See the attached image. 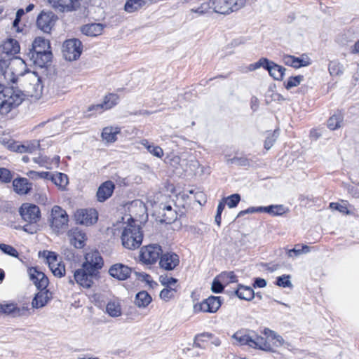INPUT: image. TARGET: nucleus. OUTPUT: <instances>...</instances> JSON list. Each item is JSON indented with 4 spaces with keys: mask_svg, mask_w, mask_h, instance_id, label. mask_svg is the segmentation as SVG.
<instances>
[{
    "mask_svg": "<svg viewBox=\"0 0 359 359\" xmlns=\"http://www.w3.org/2000/svg\"><path fill=\"white\" fill-rule=\"evenodd\" d=\"M303 79L304 77L302 75L290 77L285 83V88L287 89H290L293 87L297 86L303 81Z\"/></svg>",
    "mask_w": 359,
    "mask_h": 359,
    "instance_id": "nucleus-49",
    "label": "nucleus"
},
{
    "mask_svg": "<svg viewBox=\"0 0 359 359\" xmlns=\"http://www.w3.org/2000/svg\"><path fill=\"white\" fill-rule=\"evenodd\" d=\"M264 212V207L261 206V207H257V208H255V207L249 208L245 210L241 211L238 213V217L242 216L247 213H255V212Z\"/></svg>",
    "mask_w": 359,
    "mask_h": 359,
    "instance_id": "nucleus-60",
    "label": "nucleus"
},
{
    "mask_svg": "<svg viewBox=\"0 0 359 359\" xmlns=\"http://www.w3.org/2000/svg\"><path fill=\"white\" fill-rule=\"evenodd\" d=\"M141 144L153 156L158 158H161L163 156V151L160 147L149 144V142L146 140H142Z\"/></svg>",
    "mask_w": 359,
    "mask_h": 359,
    "instance_id": "nucleus-42",
    "label": "nucleus"
},
{
    "mask_svg": "<svg viewBox=\"0 0 359 359\" xmlns=\"http://www.w3.org/2000/svg\"><path fill=\"white\" fill-rule=\"evenodd\" d=\"M223 289H224V287L219 280H213L212 287H211V290L213 292L219 293L223 290Z\"/></svg>",
    "mask_w": 359,
    "mask_h": 359,
    "instance_id": "nucleus-61",
    "label": "nucleus"
},
{
    "mask_svg": "<svg viewBox=\"0 0 359 359\" xmlns=\"http://www.w3.org/2000/svg\"><path fill=\"white\" fill-rule=\"evenodd\" d=\"M0 250L6 255L10 256L18 257V252L13 246L1 243L0 244Z\"/></svg>",
    "mask_w": 359,
    "mask_h": 359,
    "instance_id": "nucleus-52",
    "label": "nucleus"
},
{
    "mask_svg": "<svg viewBox=\"0 0 359 359\" xmlns=\"http://www.w3.org/2000/svg\"><path fill=\"white\" fill-rule=\"evenodd\" d=\"M179 263L178 255L172 252L162 255L159 262L160 266L165 270L174 269Z\"/></svg>",
    "mask_w": 359,
    "mask_h": 359,
    "instance_id": "nucleus-24",
    "label": "nucleus"
},
{
    "mask_svg": "<svg viewBox=\"0 0 359 359\" xmlns=\"http://www.w3.org/2000/svg\"><path fill=\"white\" fill-rule=\"evenodd\" d=\"M266 285V280L260 278H257L255 279L254 287H264Z\"/></svg>",
    "mask_w": 359,
    "mask_h": 359,
    "instance_id": "nucleus-64",
    "label": "nucleus"
},
{
    "mask_svg": "<svg viewBox=\"0 0 359 359\" xmlns=\"http://www.w3.org/2000/svg\"><path fill=\"white\" fill-rule=\"evenodd\" d=\"M74 217L77 223L90 226L97 222L98 215L95 209H80L75 212Z\"/></svg>",
    "mask_w": 359,
    "mask_h": 359,
    "instance_id": "nucleus-14",
    "label": "nucleus"
},
{
    "mask_svg": "<svg viewBox=\"0 0 359 359\" xmlns=\"http://www.w3.org/2000/svg\"><path fill=\"white\" fill-rule=\"evenodd\" d=\"M160 281L162 283V285H165L166 287H176L177 289V279L168 276H160Z\"/></svg>",
    "mask_w": 359,
    "mask_h": 359,
    "instance_id": "nucleus-48",
    "label": "nucleus"
},
{
    "mask_svg": "<svg viewBox=\"0 0 359 359\" xmlns=\"http://www.w3.org/2000/svg\"><path fill=\"white\" fill-rule=\"evenodd\" d=\"M330 208L333 210H337L341 212H345L346 210V208L337 203H331L330 204Z\"/></svg>",
    "mask_w": 359,
    "mask_h": 359,
    "instance_id": "nucleus-63",
    "label": "nucleus"
},
{
    "mask_svg": "<svg viewBox=\"0 0 359 359\" xmlns=\"http://www.w3.org/2000/svg\"><path fill=\"white\" fill-rule=\"evenodd\" d=\"M115 185L113 182L108 180L103 182L97 191V198L100 202H104L111 196Z\"/></svg>",
    "mask_w": 359,
    "mask_h": 359,
    "instance_id": "nucleus-23",
    "label": "nucleus"
},
{
    "mask_svg": "<svg viewBox=\"0 0 359 359\" xmlns=\"http://www.w3.org/2000/svg\"><path fill=\"white\" fill-rule=\"evenodd\" d=\"M290 275H283L277 278L276 285L283 287H290L292 286Z\"/></svg>",
    "mask_w": 359,
    "mask_h": 359,
    "instance_id": "nucleus-50",
    "label": "nucleus"
},
{
    "mask_svg": "<svg viewBox=\"0 0 359 359\" xmlns=\"http://www.w3.org/2000/svg\"><path fill=\"white\" fill-rule=\"evenodd\" d=\"M229 162L238 166H248L250 164V160L245 156L233 157L229 159Z\"/></svg>",
    "mask_w": 359,
    "mask_h": 359,
    "instance_id": "nucleus-51",
    "label": "nucleus"
},
{
    "mask_svg": "<svg viewBox=\"0 0 359 359\" xmlns=\"http://www.w3.org/2000/svg\"><path fill=\"white\" fill-rule=\"evenodd\" d=\"M344 121V116L341 113L334 114L327 121V127L330 130H337L341 127Z\"/></svg>",
    "mask_w": 359,
    "mask_h": 359,
    "instance_id": "nucleus-39",
    "label": "nucleus"
},
{
    "mask_svg": "<svg viewBox=\"0 0 359 359\" xmlns=\"http://www.w3.org/2000/svg\"><path fill=\"white\" fill-rule=\"evenodd\" d=\"M328 70L331 76H339L343 73L344 67L338 60L330 61Z\"/></svg>",
    "mask_w": 359,
    "mask_h": 359,
    "instance_id": "nucleus-43",
    "label": "nucleus"
},
{
    "mask_svg": "<svg viewBox=\"0 0 359 359\" xmlns=\"http://www.w3.org/2000/svg\"><path fill=\"white\" fill-rule=\"evenodd\" d=\"M268 63V59L265 57H262L259 59L257 62L250 65V70H255L259 67H264L266 68V65Z\"/></svg>",
    "mask_w": 359,
    "mask_h": 359,
    "instance_id": "nucleus-58",
    "label": "nucleus"
},
{
    "mask_svg": "<svg viewBox=\"0 0 359 359\" xmlns=\"http://www.w3.org/2000/svg\"><path fill=\"white\" fill-rule=\"evenodd\" d=\"M49 49V41L43 37L39 36L32 42V48L29 50V52H51Z\"/></svg>",
    "mask_w": 359,
    "mask_h": 359,
    "instance_id": "nucleus-33",
    "label": "nucleus"
},
{
    "mask_svg": "<svg viewBox=\"0 0 359 359\" xmlns=\"http://www.w3.org/2000/svg\"><path fill=\"white\" fill-rule=\"evenodd\" d=\"M226 203L229 208H235L241 200V196L238 194H232L228 196L226 198Z\"/></svg>",
    "mask_w": 359,
    "mask_h": 359,
    "instance_id": "nucleus-55",
    "label": "nucleus"
},
{
    "mask_svg": "<svg viewBox=\"0 0 359 359\" xmlns=\"http://www.w3.org/2000/svg\"><path fill=\"white\" fill-rule=\"evenodd\" d=\"M32 299V306L34 309H40L46 305L51 298V294L48 290H40Z\"/></svg>",
    "mask_w": 359,
    "mask_h": 359,
    "instance_id": "nucleus-26",
    "label": "nucleus"
},
{
    "mask_svg": "<svg viewBox=\"0 0 359 359\" xmlns=\"http://www.w3.org/2000/svg\"><path fill=\"white\" fill-rule=\"evenodd\" d=\"M283 62L285 65L295 69L307 67L311 64L310 57L306 54L302 55L299 57L291 55H284Z\"/></svg>",
    "mask_w": 359,
    "mask_h": 359,
    "instance_id": "nucleus-17",
    "label": "nucleus"
},
{
    "mask_svg": "<svg viewBox=\"0 0 359 359\" xmlns=\"http://www.w3.org/2000/svg\"><path fill=\"white\" fill-rule=\"evenodd\" d=\"M131 272L132 270L130 267L121 263H116L111 265L109 269V275L118 280H125L128 279L130 277Z\"/></svg>",
    "mask_w": 359,
    "mask_h": 359,
    "instance_id": "nucleus-18",
    "label": "nucleus"
},
{
    "mask_svg": "<svg viewBox=\"0 0 359 359\" xmlns=\"http://www.w3.org/2000/svg\"><path fill=\"white\" fill-rule=\"evenodd\" d=\"M14 191L19 195H25L32 189V184L26 178L15 179L13 182Z\"/></svg>",
    "mask_w": 359,
    "mask_h": 359,
    "instance_id": "nucleus-25",
    "label": "nucleus"
},
{
    "mask_svg": "<svg viewBox=\"0 0 359 359\" xmlns=\"http://www.w3.org/2000/svg\"><path fill=\"white\" fill-rule=\"evenodd\" d=\"M39 142L38 141H34L32 142L27 143L25 144L18 145L16 147V151L19 153H29L32 154L39 149Z\"/></svg>",
    "mask_w": 359,
    "mask_h": 359,
    "instance_id": "nucleus-38",
    "label": "nucleus"
},
{
    "mask_svg": "<svg viewBox=\"0 0 359 359\" xmlns=\"http://www.w3.org/2000/svg\"><path fill=\"white\" fill-rule=\"evenodd\" d=\"M264 334L266 337L265 339L270 344L273 348V346L277 348L285 344V341L280 335L268 328L264 329Z\"/></svg>",
    "mask_w": 359,
    "mask_h": 359,
    "instance_id": "nucleus-32",
    "label": "nucleus"
},
{
    "mask_svg": "<svg viewBox=\"0 0 359 359\" xmlns=\"http://www.w3.org/2000/svg\"><path fill=\"white\" fill-rule=\"evenodd\" d=\"M29 279L39 290H46L48 285V279L46 276L36 268L32 267L28 269Z\"/></svg>",
    "mask_w": 359,
    "mask_h": 359,
    "instance_id": "nucleus-19",
    "label": "nucleus"
},
{
    "mask_svg": "<svg viewBox=\"0 0 359 359\" xmlns=\"http://www.w3.org/2000/svg\"><path fill=\"white\" fill-rule=\"evenodd\" d=\"M121 132L118 126H107L103 128L101 137L107 143H113L117 140V135Z\"/></svg>",
    "mask_w": 359,
    "mask_h": 359,
    "instance_id": "nucleus-31",
    "label": "nucleus"
},
{
    "mask_svg": "<svg viewBox=\"0 0 359 359\" xmlns=\"http://www.w3.org/2000/svg\"><path fill=\"white\" fill-rule=\"evenodd\" d=\"M49 179H50L57 187L62 189H64L69 182L67 175L61 172H57L55 174L50 173Z\"/></svg>",
    "mask_w": 359,
    "mask_h": 359,
    "instance_id": "nucleus-37",
    "label": "nucleus"
},
{
    "mask_svg": "<svg viewBox=\"0 0 359 359\" xmlns=\"http://www.w3.org/2000/svg\"><path fill=\"white\" fill-rule=\"evenodd\" d=\"M212 9V0L204 1L198 6H194L189 10V14H196L198 16L207 14ZM194 18V15H192Z\"/></svg>",
    "mask_w": 359,
    "mask_h": 359,
    "instance_id": "nucleus-34",
    "label": "nucleus"
},
{
    "mask_svg": "<svg viewBox=\"0 0 359 359\" xmlns=\"http://www.w3.org/2000/svg\"><path fill=\"white\" fill-rule=\"evenodd\" d=\"M67 237L71 245L78 249L84 247L87 238L86 233L79 228H73L69 230Z\"/></svg>",
    "mask_w": 359,
    "mask_h": 359,
    "instance_id": "nucleus-20",
    "label": "nucleus"
},
{
    "mask_svg": "<svg viewBox=\"0 0 359 359\" xmlns=\"http://www.w3.org/2000/svg\"><path fill=\"white\" fill-rule=\"evenodd\" d=\"M22 219L29 224H34L39 221L41 212L39 208L32 203H23L19 210Z\"/></svg>",
    "mask_w": 359,
    "mask_h": 359,
    "instance_id": "nucleus-12",
    "label": "nucleus"
},
{
    "mask_svg": "<svg viewBox=\"0 0 359 359\" xmlns=\"http://www.w3.org/2000/svg\"><path fill=\"white\" fill-rule=\"evenodd\" d=\"M81 0H50L52 6L62 13L76 11L81 6Z\"/></svg>",
    "mask_w": 359,
    "mask_h": 359,
    "instance_id": "nucleus-16",
    "label": "nucleus"
},
{
    "mask_svg": "<svg viewBox=\"0 0 359 359\" xmlns=\"http://www.w3.org/2000/svg\"><path fill=\"white\" fill-rule=\"evenodd\" d=\"M11 172L6 168H0V180L3 182H8L11 180Z\"/></svg>",
    "mask_w": 359,
    "mask_h": 359,
    "instance_id": "nucleus-57",
    "label": "nucleus"
},
{
    "mask_svg": "<svg viewBox=\"0 0 359 359\" xmlns=\"http://www.w3.org/2000/svg\"><path fill=\"white\" fill-rule=\"evenodd\" d=\"M309 252V247L308 245L297 244L293 249L289 250L287 251V255L289 257H292V254H294V256L297 257L302 254L308 253Z\"/></svg>",
    "mask_w": 359,
    "mask_h": 359,
    "instance_id": "nucleus-46",
    "label": "nucleus"
},
{
    "mask_svg": "<svg viewBox=\"0 0 359 359\" xmlns=\"http://www.w3.org/2000/svg\"><path fill=\"white\" fill-rule=\"evenodd\" d=\"M285 212L286 209L283 205H271L264 207V212H267L273 216L282 215Z\"/></svg>",
    "mask_w": 359,
    "mask_h": 359,
    "instance_id": "nucleus-44",
    "label": "nucleus"
},
{
    "mask_svg": "<svg viewBox=\"0 0 359 359\" xmlns=\"http://www.w3.org/2000/svg\"><path fill=\"white\" fill-rule=\"evenodd\" d=\"M151 302V297L146 291L139 292L135 299V304L139 308H144L147 306Z\"/></svg>",
    "mask_w": 359,
    "mask_h": 359,
    "instance_id": "nucleus-36",
    "label": "nucleus"
},
{
    "mask_svg": "<svg viewBox=\"0 0 359 359\" xmlns=\"http://www.w3.org/2000/svg\"><path fill=\"white\" fill-rule=\"evenodd\" d=\"M33 161L41 166L46 167V168H50L46 156L34 157Z\"/></svg>",
    "mask_w": 359,
    "mask_h": 359,
    "instance_id": "nucleus-59",
    "label": "nucleus"
},
{
    "mask_svg": "<svg viewBox=\"0 0 359 359\" xmlns=\"http://www.w3.org/2000/svg\"><path fill=\"white\" fill-rule=\"evenodd\" d=\"M145 3V0H128L124 9L128 13H133L143 7Z\"/></svg>",
    "mask_w": 359,
    "mask_h": 359,
    "instance_id": "nucleus-41",
    "label": "nucleus"
},
{
    "mask_svg": "<svg viewBox=\"0 0 359 359\" xmlns=\"http://www.w3.org/2000/svg\"><path fill=\"white\" fill-rule=\"evenodd\" d=\"M246 0H212L213 12L222 15H229L245 6Z\"/></svg>",
    "mask_w": 359,
    "mask_h": 359,
    "instance_id": "nucleus-5",
    "label": "nucleus"
},
{
    "mask_svg": "<svg viewBox=\"0 0 359 359\" xmlns=\"http://www.w3.org/2000/svg\"><path fill=\"white\" fill-rule=\"evenodd\" d=\"M106 313L112 318H117L122 315V308L120 300L113 299L108 301L106 305Z\"/></svg>",
    "mask_w": 359,
    "mask_h": 359,
    "instance_id": "nucleus-30",
    "label": "nucleus"
},
{
    "mask_svg": "<svg viewBox=\"0 0 359 359\" xmlns=\"http://www.w3.org/2000/svg\"><path fill=\"white\" fill-rule=\"evenodd\" d=\"M121 239L123 246L128 250L138 248L142 244L143 233L133 219L130 218L123 227Z\"/></svg>",
    "mask_w": 359,
    "mask_h": 359,
    "instance_id": "nucleus-3",
    "label": "nucleus"
},
{
    "mask_svg": "<svg viewBox=\"0 0 359 359\" xmlns=\"http://www.w3.org/2000/svg\"><path fill=\"white\" fill-rule=\"evenodd\" d=\"M0 50L6 55H15L20 51V45L15 39H8L1 44Z\"/></svg>",
    "mask_w": 359,
    "mask_h": 359,
    "instance_id": "nucleus-27",
    "label": "nucleus"
},
{
    "mask_svg": "<svg viewBox=\"0 0 359 359\" xmlns=\"http://www.w3.org/2000/svg\"><path fill=\"white\" fill-rule=\"evenodd\" d=\"M162 256V250L160 245H149L141 248L140 260L147 264H152L156 263Z\"/></svg>",
    "mask_w": 359,
    "mask_h": 359,
    "instance_id": "nucleus-10",
    "label": "nucleus"
},
{
    "mask_svg": "<svg viewBox=\"0 0 359 359\" xmlns=\"http://www.w3.org/2000/svg\"><path fill=\"white\" fill-rule=\"evenodd\" d=\"M222 302L220 297L210 296L202 302L196 303L193 306L194 313L200 312L215 313L221 306Z\"/></svg>",
    "mask_w": 359,
    "mask_h": 359,
    "instance_id": "nucleus-11",
    "label": "nucleus"
},
{
    "mask_svg": "<svg viewBox=\"0 0 359 359\" xmlns=\"http://www.w3.org/2000/svg\"><path fill=\"white\" fill-rule=\"evenodd\" d=\"M30 178L36 180L38 178H43V179H49V176L50 175V173L48 172H36L34 170H30L27 174Z\"/></svg>",
    "mask_w": 359,
    "mask_h": 359,
    "instance_id": "nucleus-56",
    "label": "nucleus"
},
{
    "mask_svg": "<svg viewBox=\"0 0 359 359\" xmlns=\"http://www.w3.org/2000/svg\"><path fill=\"white\" fill-rule=\"evenodd\" d=\"M236 294L239 299L247 301L252 300L255 297L254 290L250 287L244 285H239Z\"/></svg>",
    "mask_w": 359,
    "mask_h": 359,
    "instance_id": "nucleus-35",
    "label": "nucleus"
},
{
    "mask_svg": "<svg viewBox=\"0 0 359 359\" xmlns=\"http://www.w3.org/2000/svg\"><path fill=\"white\" fill-rule=\"evenodd\" d=\"M83 50L81 41L77 39L66 40L62 45V53L65 60L74 61L77 60Z\"/></svg>",
    "mask_w": 359,
    "mask_h": 359,
    "instance_id": "nucleus-8",
    "label": "nucleus"
},
{
    "mask_svg": "<svg viewBox=\"0 0 359 359\" xmlns=\"http://www.w3.org/2000/svg\"><path fill=\"white\" fill-rule=\"evenodd\" d=\"M177 292L176 287H165L160 292V297L165 302L172 299Z\"/></svg>",
    "mask_w": 359,
    "mask_h": 359,
    "instance_id": "nucleus-47",
    "label": "nucleus"
},
{
    "mask_svg": "<svg viewBox=\"0 0 359 359\" xmlns=\"http://www.w3.org/2000/svg\"><path fill=\"white\" fill-rule=\"evenodd\" d=\"M25 64L22 60H17L11 64L0 55V76H3L5 82L15 84L16 76L20 70H25Z\"/></svg>",
    "mask_w": 359,
    "mask_h": 359,
    "instance_id": "nucleus-4",
    "label": "nucleus"
},
{
    "mask_svg": "<svg viewBox=\"0 0 359 359\" xmlns=\"http://www.w3.org/2000/svg\"><path fill=\"white\" fill-rule=\"evenodd\" d=\"M27 56L34 65L43 67L51 60V52H28Z\"/></svg>",
    "mask_w": 359,
    "mask_h": 359,
    "instance_id": "nucleus-21",
    "label": "nucleus"
},
{
    "mask_svg": "<svg viewBox=\"0 0 359 359\" xmlns=\"http://www.w3.org/2000/svg\"><path fill=\"white\" fill-rule=\"evenodd\" d=\"M104 26L101 23L87 24L81 27V32L88 36L95 37L102 34Z\"/></svg>",
    "mask_w": 359,
    "mask_h": 359,
    "instance_id": "nucleus-28",
    "label": "nucleus"
},
{
    "mask_svg": "<svg viewBox=\"0 0 359 359\" xmlns=\"http://www.w3.org/2000/svg\"><path fill=\"white\" fill-rule=\"evenodd\" d=\"M162 220L165 223H172L177 219V212L171 205H164L163 208Z\"/></svg>",
    "mask_w": 359,
    "mask_h": 359,
    "instance_id": "nucleus-40",
    "label": "nucleus"
},
{
    "mask_svg": "<svg viewBox=\"0 0 359 359\" xmlns=\"http://www.w3.org/2000/svg\"><path fill=\"white\" fill-rule=\"evenodd\" d=\"M50 227L55 233H60L66 229L68 225V215L65 210L55 205L51 210Z\"/></svg>",
    "mask_w": 359,
    "mask_h": 359,
    "instance_id": "nucleus-6",
    "label": "nucleus"
},
{
    "mask_svg": "<svg viewBox=\"0 0 359 359\" xmlns=\"http://www.w3.org/2000/svg\"><path fill=\"white\" fill-rule=\"evenodd\" d=\"M84 258L85 261L82 264L83 267H86L92 271L100 273V270L104 266V261L97 250H90L85 254Z\"/></svg>",
    "mask_w": 359,
    "mask_h": 359,
    "instance_id": "nucleus-13",
    "label": "nucleus"
},
{
    "mask_svg": "<svg viewBox=\"0 0 359 359\" xmlns=\"http://www.w3.org/2000/svg\"><path fill=\"white\" fill-rule=\"evenodd\" d=\"M57 16L52 11H42L36 18V27L43 33L49 34L54 27Z\"/></svg>",
    "mask_w": 359,
    "mask_h": 359,
    "instance_id": "nucleus-9",
    "label": "nucleus"
},
{
    "mask_svg": "<svg viewBox=\"0 0 359 359\" xmlns=\"http://www.w3.org/2000/svg\"><path fill=\"white\" fill-rule=\"evenodd\" d=\"M46 260L50 271L55 276L60 278L65 275V265L55 252H48Z\"/></svg>",
    "mask_w": 359,
    "mask_h": 359,
    "instance_id": "nucleus-15",
    "label": "nucleus"
},
{
    "mask_svg": "<svg viewBox=\"0 0 359 359\" xmlns=\"http://www.w3.org/2000/svg\"><path fill=\"white\" fill-rule=\"evenodd\" d=\"M279 135L278 130H275L271 136L266 137L264 142V148L267 150L271 148Z\"/></svg>",
    "mask_w": 359,
    "mask_h": 359,
    "instance_id": "nucleus-53",
    "label": "nucleus"
},
{
    "mask_svg": "<svg viewBox=\"0 0 359 359\" xmlns=\"http://www.w3.org/2000/svg\"><path fill=\"white\" fill-rule=\"evenodd\" d=\"M62 254L65 259L72 261L74 259V252L72 250L65 248L62 250Z\"/></svg>",
    "mask_w": 359,
    "mask_h": 359,
    "instance_id": "nucleus-62",
    "label": "nucleus"
},
{
    "mask_svg": "<svg viewBox=\"0 0 359 359\" xmlns=\"http://www.w3.org/2000/svg\"><path fill=\"white\" fill-rule=\"evenodd\" d=\"M118 96L116 94L110 93L104 97L103 103L92 105L89 107V111H98L109 109L118 103Z\"/></svg>",
    "mask_w": 359,
    "mask_h": 359,
    "instance_id": "nucleus-22",
    "label": "nucleus"
},
{
    "mask_svg": "<svg viewBox=\"0 0 359 359\" xmlns=\"http://www.w3.org/2000/svg\"><path fill=\"white\" fill-rule=\"evenodd\" d=\"M20 70L15 83L22 88L15 90L0 84V114L6 115L18 107L23 100L24 95L39 100L42 95L43 86L39 76L34 72Z\"/></svg>",
    "mask_w": 359,
    "mask_h": 359,
    "instance_id": "nucleus-1",
    "label": "nucleus"
},
{
    "mask_svg": "<svg viewBox=\"0 0 359 359\" xmlns=\"http://www.w3.org/2000/svg\"><path fill=\"white\" fill-rule=\"evenodd\" d=\"M32 315L31 309L27 305L18 306L15 304L13 318L28 317Z\"/></svg>",
    "mask_w": 359,
    "mask_h": 359,
    "instance_id": "nucleus-45",
    "label": "nucleus"
},
{
    "mask_svg": "<svg viewBox=\"0 0 359 359\" xmlns=\"http://www.w3.org/2000/svg\"><path fill=\"white\" fill-rule=\"evenodd\" d=\"M15 307V304L13 303L0 304V312L13 317Z\"/></svg>",
    "mask_w": 359,
    "mask_h": 359,
    "instance_id": "nucleus-54",
    "label": "nucleus"
},
{
    "mask_svg": "<svg viewBox=\"0 0 359 359\" xmlns=\"http://www.w3.org/2000/svg\"><path fill=\"white\" fill-rule=\"evenodd\" d=\"M265 69L268 70L270 76L276 80H282L286 70L285 67L269 60Z\"/></svg>",
    "mask_w": 359,
    "mask_h": 359,
    "instance_id": "nucleus-29",
    "label": "nucleus"
},
{
    "mask_svg": "<svg viewBox=\"0 0 359 359\" xmlns=\"http://www.w3.org/2000/svg\"><path fill=\"white\" fill-rule=\"evenodd\" d=\"M234 344L238 346H248L250 348L271 352L273 348L263 337L259 336L255 331L241 329L232 335Z\"/></svg>",
    "mask_w": 359,
    "mask_h": 359,
    "instance_id": "nucleus-2",
    "label": "nucleus"
},
{
    "mask_svg": "<svg viewBox=\"0 0 359 359\" xmlns=\"http://www.w3.org/2000/svg\"><path fill=\"white\" fill-rule=\"evenodd\" d=\"M100 278V273L90 271L86 267H83L76 270L74 273V279L75 282L81 287L89 289L95 283V280Z\"/></svg>",
    "mask_w": 359,
    "mask_h": 359,
    "instance_id": "nucleus-7",
    "label": "nucleus"
}]
</instances>
